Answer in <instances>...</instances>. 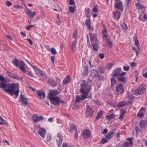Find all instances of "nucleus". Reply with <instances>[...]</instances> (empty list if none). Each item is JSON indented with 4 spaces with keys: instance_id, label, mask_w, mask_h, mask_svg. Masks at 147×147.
Segmentation results:
<instances>
[{
    "instance_id": "nucleus-63",
    "label": "nucleus",
    "mask_w": 147,
    "mask_h": 147,
    "mask_svg": "<svg viewBox=\"0 0 147 147\" xmlns=\"http://www.w3.org/2000/svg\"><path fill=\"white\" fill-rule=\"evenodd\" d=\"M55 58V56H52L51 57V59L52 60V63H54Z\"/></svg>"
},
{
    "instance_id": "nucleus-11",
    "label": "nucleus",
    "mask_w": 147,
    "mask_h": 147,
    "mask_svg": "<svg viewBox=\"0 0 147 147\" xmlns=\"http://www.w3.org/2000/svg\"><path fill=\"white\" fill-rule=\"evenodd\" d=\"M46 132V131L45 129L39 127V129L37 131V133L42 138H44L45 134Z\"/></svg>"
},
{
    "instance_id": "nucleus-48",
    "label": "nucleus",
    "mask_w": 147,
    "mask_h": 147,
    "mask_svg": "<svg viewBox=\"0 0 147 147\" xmlns=\"http://www.w3.org/2000/svg\"><path fill=\"white\" fill-rule=\"evenodd\" d=\"M34 26V25H29V26H27V27L26 28V29L27 30H29L31 28H32Z\"/></svg>"
},
{
    "instance_id": "nucleus-37",
    "label": "nucleus",
    "mask_w": 147,
    "mask_h": 147,
    "mask_svg": "<svg viewBox=\"0 0 147 147\" xmlns=\"http://www.w3.org/2000/svg\"><path fill=\"white\" fill-rule=\"evenodd\" d=\"M121 146H122V147H130V143L127 141L125 142L123 144H122Z\"/></svg>"
},
{
    "instance_id": "nucleus-51",
    "label": "nucleus",
    "mask_w": 147,
    "mask_h": 147,
    "mask_svg": "<svg viewBox=\"0 0 147 147\" xmlns=\"http://www.w3.org/2000/svg\"><path fill=\"white\" fill-rule=\"evenodd\" d=\"M98 56L102 59H103L105 57L104 54L103 53H101L99 54Z\"/></svg>"
},
{
    "instance_id": "nucleus-61",
    "label": "nucleus",
    "mask_w": 147,
    "mask_h": 147,
    "mask_svg": "<svg viewBox=\"0 0 147 147\" xmlns=\"http://www.w3.org/2000/svg\"><path fill=\"white\" fill-rule=\"evenodd\" d=\"M26 40L28 41L30 45H33V42L30 39L27 38Z\"/></svg>"
},
{
    "instance_id": "nucleus-33",
    "label": "nucleus",
    "mask_w": 147,
    "mask_h": 147,
    "mask_svg": "<svg viewBox=\"0 0 147 147\" xmlns=\"http://www.w3.org/2000/svg\"><path fill=\"white\" fill-rule=\"evenodd\" d=\"M111 88H112L117 83V80L113 77L111 79Z\"/></svg>"
},
{
    "instance_id": "nucleus-8",
    "label": "nucleus",
    "mask_w": 147,
    "mask_h": 147,
    "mask_svg": "<svg viewBox=\"0 0 147 147\" xmlns=\"http://www.w3.org/2000/svg\"><path fill=\"white\" fill-rule=\"evenodd\" d=\"M7 74L10 77L14 79H16L17 80H22L23 77H18L16 74L13 73L9 71H7Z\"/></svg>"
},
{
    "instance_id": "nucleus-58",
    "label": "nucleus",
    "mask_w": 147,
    "mask_h": 147,
    "mask_svg": "<svg viewBox=\"0 0 147 147\" xmlns=\"http://www.w3.org/2000/svg\"><path fill=\"white\" fill-rule=\"evenodd\" d=\"M130 64L132 67H134L137 65V63L134 62L130 63Z\"/></svg>"
},
{
    "instance_id": "nucleus-6",
    "label": "nucleus",
    "mask_w": 147,
    "mask_h": 147,
    "mask_svg": "<svg viewBox=\"0 0 147 147\" xmlns=\"http://www.w3.org/2000/svg\"><path fill=\"white\" fill-rule=\"evenodd\" d=\"M116 90L118 94H122L124 91L123 85L121 84H118L116 87Z\"/></svg>"
},
{
    "instance_id": "nucleus-53",
    "label": "nucleus",
    "mask_w": 147,
    "mask_h": 147,
    "mask_svg": "<svg viewBox=\"0 0 147 147\" xmlns=\"http://www.w3.org/2000/svg\"><path fill=\"white\" fill-rule=\"evenodd\" d=\"M26 74L28 75H29L31 77H34V75L33 74L31 73V71L30 72H26Z\"/></svg>"
},
{
    "instance_id": "nucleus-18",
    "label": "nucleus",
    "mask_w": 147,
    "mask_h": 147,
    "mask_svg": "<svg viewBox=\"0 0 147 147\" xmlns=\"http://www.w3.org/2000/svg\"><path fill=\"white\" fill-rule=\"evenodd\" d=\"M20 98L21 101L22 102L24 103L25 105H27L28 104V99L26 98L23 95L21 94L20 95Z\"/></svg>"
},
{
    "instance_id": "nucleus-50",
    "label": "nucleus",
    "mask_w": 147,
    "mask_h": 147,
    "mask_svg": "<svg viewBox=\"0 0 147 147\" xmlns=\"http://www.w3.org/2000/svg\"><path fill=\"white\" fill-rule=\"evenodd\" d=\"M47 140L48 141H50L51 139V135L48 134L47 136Z\"/></svg>"
},
{
    "instance_id": "nucleus-27",
    "label": "nucleus",
    "mask_w": 147,
    "mask_h": 147,
    "mask_svg": "<svg viewBox=\"0 0 147 147\" xmlns=\"http://www.w3.org/2000/svg\"><path fill=\"white\" fill-rule=\"evenodd\" d=\"M92 44L93 50L97 51L99 48L98 44V43H92Z\"/></svg>"
},
{
    "instance_id": "nucleus-28",
    "label": "nucleus",
    "mask_w": 147,
    "mask_h": 147,
    "mask_svg": "<svg viewBox=\"0 0 147 147\" xmlns=\"http://www.w3.org/2000/svg\"><path fill=\"white\" fill-rule=\"evenodd\" d=\"M70 81L71 78L69 76H68L67 78L63 80V83L64 85H66L67 83H69Z\"/></svg>"
},
{
    "instance_id": "nucleus-24",
    "label": "nucleus",
    "mask_w": 147,
    "mask_h": 147,
    "mask_svg": "<svg viewBox=\"0 0 147 147\" xmlns=\"http://www.w3.org/2000/svg\"><path fill=\"white\" fill-rule=\"evenodd\" d=\"M113 15L115 17V19H117L118 20L120 18L121 13L119 11H117L115 12H113Z\"/></svg>"
},
{
    "instance_id": "nucleus-21",
    "label": "nucleus",
    "mask_w": 147,
    "mask_h": 147,
    "mask_svg": "<svg viewBox=\"0 0 147 147\" xmlns=\"http://www.w3.org/2000/svg\"><path fill=\"white\" fill-rule=\"evenodd\" d=\"M90 75L91 76L94 77L97 76L98 74V71L96 69H92L90 71Z\"/></svg>"
},
{
    "instance_id": "nucleus-44",
    "label": "nucleus",
    "mask_w": 147,
    "mask_h": 147,
    "mask_svg": "<svg viewBox=\"0 0 147 147\" xmlns=\"http://www.w3.org/2000/svg\"><path fill=\"white\" fill-rule=\"evenodd\" d=\"M107 138H102L101 140L100 143H102L103 144L107 143L108 141V140L107 139Z\"/></svg>"
},
{
    "instance_id": "nucleus-60",
    "label": "nucleus",
    "mask_w": 147,
    "mask_h": 147,
    "mask_svg": "<svg viewBox=\"0 0 147 147\" xmlns=\"http://www.w3.org/2000/svg\"><path fill=\"white\" fill-rule=\"evenodd\" d=\"M69 4L70 5L74 4L75 2L74 0H70L69 2Z\"/></svg>"
},
{
    "instance_id": "nucleus-7",
    "label": "nucleus",
    "mask_w": 147,
    "mask_h": 147,
    "mask_svg": "<svg viewBox=\"0 0 147 147\" xmlns=\"http://www.w3.org/2000/svg\"><path fill=\"white\" fill-rule=\"evenodd\" d=\"M146 88L144 87H139L134 92V94L136 95L142 94L144 93Z\"/></svg>"
},
{
    "instance_id": "nucleus-43",
    "label": "nucleus",
    "mask_w": 147,
    "mask_h": 147,
    "mask_svg": "<svg viewBox=\"0 0 147 147\" xmlns=\"http://www.w3.org/2000/svg\"><path fill=\"white\" fill-rule=\"evenodd\" d=\"M97 77H98V79L100 81H102L104 80V77L103 76H102V75H100L98 74L97 75Z\"/></svg>"
},
{
    "instance_id": "nucleus-22",
    "label": "nucleus",
    "mask_w": 147,
    "mask_h": 147,
    "mask_svg": "<svg viewBox=\"0 0 147 147\" xmlns=\"http://www.w3.org/2000/svg\"><path fill=\"white\" fill-rule=\"evenodd\" d=\"M48 82L52 87H55L57 85V84L56 82L51 79H49L48 80Z\"/></svg>"
},
{
    "instance_id": "nucleus-9",
    "label": "nucleus",
    "mask_w": 147,
    "mask_h": 147,
    "mask_svg": "<svg viewBox=\"0 0 147 147\" xmlns=\"http://www.w3.org/2000/svg\"><path fill=\"white\" fill-rule=\"evenodd\" d=\"M56 138L57 145L59 147H61L63 141V137L60 133H58Z\"/></svg>"
},
{
    "instance_id": "nucleus-41",
    "label": "nucleus",
    "mask_w": 147,
    "mask_h": 147,
    "mask_svg": "<svg viewBox=\"0 0 147 147\" xmlns=\"http://www.w3.org/2000/svg\"><path fill=\"white\" fill-rule=\"evenodd\" d=\"M88 67L87 66H85V74H84V73H83L82 75L84 76H86L88 75Z\"/></svg>"
},
{
    "instance_id": "nucleus-5",
    "label": "nucleus",
    "mask_w": 147,
    "mask_h": 147,
    "mask_svg": "<svg viewBox=\"0 0 147 147\" xmlns=\"http://www.w3.org/2000/svg\"><path fill=\"white\" fill-rule=\"evenodd\" d=\"M120 0H115V2L114 4V6L118 9L123 11L124 9V7L122 2Z\"/></svg>"
},
{
    "instance_id": "nucleus-16",
    "label": "nucleus",
    "mask_w": 147,
    "mask_h": 147,
    "mask_svg": "<svg viewBox=\"0 0 147 147\" xmlns=\"http://www.w3.org/2000/svg\"><path fill=\"white\" fill-rule=\"evenodd\" d=\"M120 115L119 117V119L121 121H122L126 113V110L125 109H121L120 111Z\"/></svg>"
},
{
    "instance_id": "nucleus-52",
    "label": "nucleus",
    "mask_w": 147,
    "mask_h": 147,
    "mask_svg": "<svg viewBox=\"0 0 147 147\" xmlns=\"http://www.w3.org/2000/svg\"><path fill=\"white\" fill-rule=\"evenodd\" d=\"M12 4V3L10 1H6V5H7L8 6H10Z\"/></svg>"
},
{
    "instance_id": "nucleus-32",
    "label": "nucleus",
    "mask_w": 147,
    "mask_h": 147,
    "mask_svg": "<svg viewBox=\"0 0 147 147\" xmlns=\"http://www.w3.org/2000/svg\"><path fill=\"white\" fill-rule=\"evenodd\" d=\"M57 95V93L55 91H51L49 94V98L50 99L51 97H55V96Z\"/></svg>"
},
{
    "instance_id": "nucleus-34",
    "label": "nucleus",
    "mask_w": 147,
    "mask_h": 147,
    "mask_svg": "<svg viewBox=\"0 0 147 147\" xmlns=\"http://www.w3.org/2000/svg\"><path fill=\"white\" fill-rule=\"evenodd\" d=\"M115 116V114L112 113L109 115H107L106 116V117L107 120L109 121L111 119H112Z\"/></svg>"
},
{
    "instance_id": "nucleus-25",
    "label": "nucleus",
    "mask_w": 147,
    "mask_h": 147,
    "mask_svg": "<svg viewBox=\"0 0 147 147\" xmlns=\"http://www.w3.org/2000/svg\"><path fill=\"white\" fill-rule=\"evenodd\" d=\"M75 130H76V132H77V131L76 126L74 125H71L69 129V131L70 132H72Z\"/></svg>"
},
{
    "instance_id": "nucleus-35",
    "label": "nucleus",
    "mask_w": 147,
    "mask_h": 147,
    "mask_svg": "<svg viewBox=\"0 0 147 147\" xmlns=\"http://www.w3.org/2000/svg\"><path fill=\"white\" fill-rule=\"evenodd\" d=\"M77 39H76L73 42L71 47V49L73 51H74L75 48L76 47Z\"/></svg>"
},
{
    "instance_id": "nucleus-54",
    "label": "nucleus",
    "mask_w": 147,
    "mask_h": 147,
    "mask_svg": "<svg viewBox=\"0 0 147 147\" xmlns=\"http://www.w3.org/2000/svg\"><path fill=\"white\" fill-rule=\"evenodd\" d=\"M135 41V45L137 46L138 48V49L139 50L140 49H139V41L138 40H136Z\"/></svg>"
},
{
    "instance_id": "nucleus-39",
    "label": "nucleus",
    "mask_w": 147,
    "mask_h": 147,
    "mask_svg": "<svg viewBox=\"0 0 147 147\" xmlns=\"http://www.w3.org/2000/svg\"><path fill=\"white\" fill-rule=\"evenodd\" d=\"M81 100H82V97L81 98L80 96L78 95L76 96V102H79Z\"/></svg>"
},
{
    "instance_id": "nucleus-15",
    "label": "nucleus",
    "mask_w": 147,
    "mask_h": 147,
    "mask_svg": "<svg viewBox=\"0 0 147 147\" xmlns=\"http://www.w3.org/2000/svg\"><path fill=\"white\" fill-rule=\"evenodd\" d=\"M33 118L35 122H37L40 120L43 119L44 118L42 116H39L36 114H34L33 116Z\"/></svg>"
},
{
    "instance_id": "nucleus-12",
    "label": "nucleus",
    "mask_w": 147,
    "mask_h": 147,
    "mask_svg": "<svg viewBox=\"0 0 147 147\" xmlns=\"http://www.w3.org/2000/svg\"><path fill=\"white\" fill-rule=\"evenodd\" d=\"M121 71V68H118L115 69L113 72V77L115 78L116 76H120Z\"/></svg>"
},
{
    "instance_id": "nucleus-17",
    "label": "nucleus",
    "mask_w": 147,
    "mask_h": 147,
    "mask_svg": "<svg viewBox=\"0 0 147 147\" xmlns=\"http://www.w3.org/2000/svg\"><path fill=\"white\" fill-rule=\"evenodd\" d=\"M90 41L91 43H92L93 41H97L96 35L95 34H92V33H90Z\"/></svg>"
},
{
    "instance_id": "nucleus-4",
    "label": "nucleus",
    "mask_w": 147,
    "mask_h": 147,
    "mask_svg": "<svg viewBox=\"0 0 147 147\" xmlns=\"http://www.w3.org/2000/svg\"><path fill=\"white\" fill-rule=\"evenodd\" d=\"M51 102L55 105H59L60 104L64 103V101L61 99L59 96H55V97H51L50 98Z\"/></svg>"
},
{
    "instance_id": "nucleus-45",
    "label": "nucleus",
    "mask_w": 147,
    "mask_h": 147,
    "mask_svg": "<svg viewBox=\"0 0 147 147\" xmlns=\"http://www.w3.org/2000/svg\"><path fill=\"white\" fill-rule=\"evenodd\" d=\"M51 52L54 55L56 54L57 53V51L53 47H52L51 48Z\"/></svg>"
},
{
    "instance_id": "nucleus-23",
    "label": "nucleus",
    "mask_w": 147,
    "mask_h": 147,
    "mask_svg": "<svg viewBox=\"0 0 147 147\" xmlns=\"http://www.w3.org/2000/svg\"><path fill=\"white\" fill-rule=\"evenodd\" d=\"M86 114L88 117L92 116L93 114V111L91 109L88 107L86 111Z\"/></svg>"
},
{
    "instance_id": "nucleus-59",
    "label": "nucleus",
    "mask_w": 147,
    "mask_h": 147,
    "mask_svg": "<svg viewBox=\"0 0 147 147\" xmlns=\"http://www.w3.org/2000/svg\"><path fill=\"white\" fill-rule=\"evenodd\" d=\"M129 66H124L123 69L125 71H127L129 69Z\"/></svg>"
},
{
    "instance_id": "nucleus-31",
    "label": "nucleus",
    "mask_w": 147,
    "mask_h": 147,
    "mask_svg": "<svg viewBox=\"0 0 147 147\" xmlns=\"http://www.w3.org/2000/svg\"><path fill=\"white\" fill-rule=\"evenodd\" d=\"M118 81L125 83L127 81V78L124 76H122L118 78Z\"/></svg>"
},
{
    "instance_id": "nucleus-10",
    "label": "nucleus",
    "mask_w": 147,
    "mask_h": 147,
    "mask_svg": "<svg viewBox=\"0 0 147 147\" xmlns=\"http://www.w3.org/2000/svg\"><path fill=\"white\" fill-rule=\"evenodd\" d=\"M26 12L31 20H32L33 18L36 14L35 11L32 12L30 9L28 8H27V11H26Z\"/></svg>"
},
{
    "instance_id": "nucleus-42",
    "label": "nucleus",
    "mask_w": 147,
    "mask_h": 147,
    "mask_svg": "<svg viewBox=\"0 0 147 147\" xmlns=\"http://www.w3.org/2000/svg\"><path fill=\"white\" fill-rule=\"evenodd\" d=\"M98 70L100 74H103L104 73V70L102 67H98Z\"/></svg>"
},
{
    "instance_id": "nucleus-56",
    "label": "nucleus",
    "mask_w": 147,
    "mask_h": 147,
    "mask_svg": "<svg viewBox=\"0 0 147 147\" xmlns=\"http://www.w3.org/2000/svg\"><path fill=\"white\" fill-rule=\"evenodd\" d=\"M105 138H107V139L110 140L111 138H112V137L109 134L108 135L106 136H105Z\"/></svg>"
},
{
    "instance_id": "nucleus-62",
    "label": "nucleus",
    "mask_w": 147,
    "mask_h": 147,
    "mask_svg": "<svg viewBox=\"0 0 147 147\" xmlns=\"http://www.w3.org/2000/svg\"><path fill=\"white\" fill-rule=\"evenodd\" d=\"M94 102H95V103L97 104L98 105H100V102L98 100H94Z\"/></svg>"
},
{
    "instance_id": "nucleus-29",
    "label": "nucleus",
    "mask_w": 147,
    "mask_h": 147,
    "mask_svg": "<svg viewBox=\"0 0 147 147\" xmlns=\"http://www.w3.org/2000/svg\"><path fill=\"white\" fill-rule=\"evenodd\" d=\"M90 9L89 8H86L85 9V15L87 18H90Z\"/></svg>"
},
{
    "instance_id": "nucleus-38",
    "label": "nucleus",
    "mask_w": 147,
    "mask_h": 147,
    "mask_svg": "<svg viewBox=\"0 0 147 147\" xmlns=\"http://www.w3.org/2000/svg\"><path fill=\"white\" fill-rule=\"evenodd\" d=\"M75 7L71 6L69 7V9L70 12L72 13H74L75 11Z\"/></svg>"
},
{
    "instance_id": "nucleus-1",
    "label": "nucleus",
    "mask_w": 147,
    "mask_h": 147,
    "mask_svg": "<svg viewBox=\"0 0 147 147\" xmlns=\"http://www.w3.org/2000/svg\"><path fill=\"white\" fill-rule=\"evenodd\" d=\"M5 80L3 76L0 75V88H5V91L7 93L12 96L15 94L16 97H17L20 91L19 84L13 83L6 84Z\"/></svg>"
},
{
    "instance_id": "nucleus-30",
    "label": "nucleus",
    "mask_w": 147,
    "mask_h": 147,
    "mask_svg": "<svg viewBox=\"0 0 147 147\" xmlns=\"http://www.w3.org/2000/svg\"><path fill=\"white\" fill-rule=\"evenodd\" d=\"M85 23L88 27V29H90L91 28V23L90 19H86V20Z\"/></svg>"
},
{
    "instance_id": "nucleus-46",
    "label": "nucleus",
    "mask_w": 147,
    "mask_h": 147,
    "mask_svg": "<svg viewBox=\"0 0 147 147\" xmlns=\"http://www.w3.org/2000/svg\"><path fill=\"white\" fill-rule=\"evenodd\" d=\"M133 139V138H128L127 139V140L130 141V144L132 145L133 144V142L132 141V140Z\"/></svg>"
},
{
    "instance_id": "nucleus-3",
    "label": "nucleus",
    "mask_w": 147,
    "mask_h": 147,
    "mask_svg": "<svg viewBox=\"0 0 147 147\" xmlns=\"http://www.w3.org/2000/svg\"><path fill=\"white\" fill-rule=\"evenodd\" d=\"M19 60L16 58L12 61L13 63L17 67L19 68L21 70L24 72H26V69L24 68L25 64L22 60H20V65L19 64Z\"/></svg>"
},
{
    "instance_id": "nucleus-26",
    "label": "nucleus",
    "mask_w": 147,
    "mask_h": 147,
    "mask_svg": "<svg viewBox=\"0 0 147 147\" xmlns=\"http://www.w3.org/2000/svg\"><path fill=\"white\" fill-rule=\"evenodd\" d=\"M103 112L102 111H100L98 113L95 119V121H97L101 118V116L103 115Z\"/></svg>"
},
{
    "instance_id": "nucleus-40",
    "label": "nucleus",
    "mask_w": 147,
    "mask_h": 147,
    "mask_svg": "<svg viewBox=\"0 0 147 147\" xmlns=\"http://www.w3.org/2000/svg\"><path fill=\"white\" fill-rule=\"evenodd\" d=\"M115 133V129L111 130L109 133L111 136L113 138Z\"/></svg>"
},
{
    "instance_id": "nucleus-13",
    "label": "nucleus",
    "mask_w": 147,
    "mask_h": 147,
    "mask_svg": "<svg viewBox=\"0 0 147 147\" xmlns=\"http://www.w3.org/2000/svg\"><path fill=\"white\" fill-rule=\"evenodd\" d=\"M36 93L38 97L41 99H44L45 97V94L41 90H38Z\"/></svg>"
},
{
    "instance_id": "nucleus-20",
    "label": "nucleus",
    "mask_w": 147,
    "mask_h": 147,
    "mask_svg": "<svg viewBox=\"0 0 147 147\" xmlns=\"http://www.w3.org/2000/svg\"><path fill=\"white\" fill-rule=\"evenodd\" d=\"M147 124V121L144 120H142L140 122V127L142 129H144L146 127Z\"/></svg>"
},
{
    "instance_id": "nucleus-47",
    "label": "nucleus",
    "mask_w": 147,
    "mask_h": 147,
    "mask_svg": "<svg viewBox=\"0 0 147 147\" xmlns=\"http://www.w3.org/2000/svg\"><path fill=\"white\" fill-rule=\"evenodd\" d=\"M135 5L140 9H142L143 8V6L141 5L139 3H137Z\"/></svg>"
},
{
    "instance_id": "nucleus-2",
    "label": "nucleus",
    "mask_w": 147,
    "mask_h": 147,
    "mask_svg": "<svg viewBox=\"0 0 147 147\" xmlns=\"http://www.w3.org/2000/svg\"><path fill=\"white\" fill-rule=\"evenodd\" d=\"M81 88L80 92L82 94V100L87 98L88 95L91 90V86L89 85L88 83L86 81L83 80L81 84Z\"/></svg>"
},
{
    "instance_id": "nucleus-19",
    "label": "nucleus",
    "mask_w": 147,
    "mask_h": 147,
    "mask_svg": "<svg viewBox=\"0 0 147 147\" xmlns=\"http://www.w3.org/2000/svg\"><path fill=\"white\" fill-rule=\"evenodd\" d=\"M128 104L127 102L125 101H123L118 103L117 107L118 108H121Z\"/></svg>"
},
{
    "instance_id": "nucleus-36",
    "label": "nucleus",
    "mask_w": 147,
    "mask_h": 147,
    "mask_svg": "<svg viewBox=\"0 0 147 147\" xmlns=\"http://www.w3.org/2000/svg\"><path fill=\"white\" fill-rule=\"evenodd\" d=\"M35 71L36 73L39 74L43 76L45 75V73L43 72L39 69L37 68L35 70Z\"/></svg>"
},
{
    "instance_id": "nucleus-55",
    "label": "nucleus",
    "mask_w": 147,
    "mask_h": 147,
    "mask_svg": "<svg viewBox=\"0 0 147 147\" xmlns=\"http://www.w3.org/2000/svg\"><path fill=\"white\" fill-rule=\"evenodd\" d=\"M138 115L140 117H142L144 116V114L143 113H140L138 114Z\"/></svg>"
},
{
    "instance_id": "nucleus-64",
    "label": "nucleus",
    "mask_w": 147,
    "mask_h": 147,
    "mask_svg": "<svg viewBox=\"0 0 147 147\" xmlns=\"http://www.w3.org/2000/svg\"><path fill=\"white\" fill-rule=\"evenodd\" d=\"M67 145L68 144L67 143L64 142L62 147H67Z\"/></svg>"
},
{
    "instance_id": "nucleus-14",
    "label": "nucleus",
    "mask_w": 147,
    "mask_h": 147,
    "mask_svg": "<svg viewBox=\"0 0 147 147\" xmlns=\"http://www.w3.org/2000/svg\"><path fill=\"white\" fill-rule=\"evenodd\" d=\"M91 132L89 129H85L83 131L82 135L84 138H88L90 137Z\"/></svg>"
},
{
    "instance_id": "nucleus-57",
    "label": "nucleus",
    "mask_w": 147,
    "mask_h": 147,
    "mask_svg": "<svg viewBox=\"0 0 147 147\" xmlns=\"http://www.w3.org/2000/svg\"><path fill=\"white\" fill-rule=\"evenodd\" d=\"M93 11L94 13H96L98 11L97 8L96 7H94L93 8Z\"/></svg>"
},
{
    "instance_id": "nucleus-49",
    "label": "nucleus",
    "mask_w": 147,
    "mask_h": 147,
    "mask_svg": "<svg viewBox=\"0 0 147 147\" xmlns=\"http://www.w3.org/2000/svg\"><path fill=\"white\" fill-rule=\"evenodd\" d=\"M135 129L136 131V132L137 133H139L140 132V129L137 126H135Z\"/></svg>"
}]
</instances>
